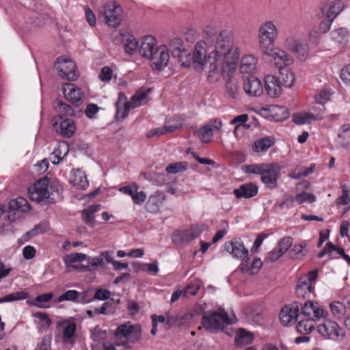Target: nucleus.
Listing matches in <instances>:
<instances>
[{
  "label": "nucleus",
  "mask_w": 350,
  "mask_h": 350,
  "mask_svg": "<svg viewBox=\"0 0 350 350\" xmlns=\"http://www.w3.org/2000/svg\"><path fill=\"white\" fill-rule=\"evenodd\" d=\"M275 143V138L271 136L262 137L256 140L253 148L256 152H266Z\"/></svg>",
  "instance_id": "473e14b6"
},
{
  "label": "nucleus",
  "mask_w": 350,
  "mask_h": 350,
  "mask_svg": "<svg viewBox=\"0 0 350 350\" xmlns=\"http://www.w3.org/2000/svg\"><path fill=\"white\" fill-rule=\"evenodd\" d=\"M70 184L77 189L84 190L89 185L86 174L80 170H72L70 176Z\"/></svg>",
  "instance_id": "5701e85b"
},
{
  "label": "nucleus",
  "mask_w": 350,
  "mask_h": 350,
  "mask_svg": "<svg viewBox=\"0 0 350 350\" xmlns=\"http://www.w3.org/2000/svg\"><path fill=\"white\" fill-rule=\"evenodd\" d=\"M322 119V111L318 113L304 112L295 113L293 116V121L298 125L310 122V120H318Z\"/></svg>",
  "instance_id": "cd10ccee"
},
{
  "label": "nucleus",
  "mask_w": 350,
  "mask_h": 350,
  "mask_svg": "<svg viewBox=\"0 0 350 350\" xmlns=\"http://www.w3.org/2000/svg\"><path fill=\"white\" fill-rule=\"evenodd\" d=\"M200 232L196 228H191L185 230H176L172 237V242L176 244H180L184 242H189L198 238Z\"/></svg>",
  "instance_id": "aec40b11"
},
{
  "label": "nucleus",
  "mask_w": 350,
  "mask_h": 350,
  "mask_svg": "<svg viewBox=\"0 0 350 350\" xmlns=\"http://www.w3.org/2000/svg\"><path fill=\"white\" fill-rule=\"evenodd\" d=\"M294 201H296L297 204H302L304 202L312 203L316 200L314 195L308 192H301L294 197Z\"/></svg>",
  "instance_id": "864d4df0"
},
{
  "label": "nucleus",
  "mask_w": 350,
  "mask_h": 350,
  "mask_svg": "<svg viewBox=\"0 0 350 350\" xmlns=\"http://www.w3.org/2000/svg\"><path fill=\"white\" fill-rule=\"evenodd\" d=\"M29 297V293L24 291L11 293L0 298V304L5 302H13L20 300H24Z\"/></svg>",
  "instance_id": "a19ab883"
},
{
  "label": "nucleus",
  "mask_w": 350,
  "mask_h": 350,
  "mask_svg": "<svg viewBox=\"0 0 350 350\" xmlns=\"http://www.w3.org/2000/svg\"><path fill=\"white\" fill-rule=\"evenodd\" d=\"M85 292L80 293L75 290H68L58 297L56 301L62 302L64 301H71L83 304L90 302L92 299H85Z\"/></svg>",
  "instance_id": "393cba45"
},
{
  "label": "nucleus",
  "mask_w": 350,
  "mask_h": 350,
  "mask_svg": "<svg viewBox=\"0 0 350 350\" xmlns=\"http://www.w3.org/2000/svg\"><path fill=\"white\" fill-rule=\"evenodd\" d=\"M278 36V29L272 21L262 23L258 29V38L262 53H267L273 47Z\"/></svg>",
  "instance_id": "20e7f679"
},
{
  "label": "nucleus",
  "mask_w": 350,
  "mask_h": 350,
  "mask_svg": "<svg viewBox=\"0 0 350 350\" xmlns=\"http://www.w3.org/2000/svg\"><path fill=\"white\" fill-rule=\"evenodd\" d=\"M138 42L136 39H127L124 44V50L126 53L132 55L138 49Z\"/></svg>",
  "instance_id": "e2e57ef3"
},
{
  "label": "nucleus",
  "mask_w": 350,
  "mask_h": 350,
  "mask_svg": "<svg viewBox=\"0 0 350 350\" xmlns=\"http://www.w3.org/2000/svg\"><path fill=\"white\" fill-rule=\"evenodd\" d=\"M151 62V67L157 70H162L167 65L170 55L168 49L165 45L159 46L152 53V57L148 58Z\"/></svg>",
  "instance_id": "4468645a"
},
{
  "label": "nucleus",
  "mask_w": 350,
  "mask_h": 350,
  "mask_svg": "<svg viewBox=\"0 0 350 350\" xmlns=\"http://www.w3.org/2000/svg\"><path fill=\"white\" fill-rule=\"evenodd\" d=\"M254 340L253 334L243 329H240L237 336L235 338V342L237 345H246L251 343Z\"/></svg>",
  "instance_id": "37998d69"
},
{
  "label": "nucleus",
  "mask_w": 350,
  "mask_h": 350,
  "mask_svg": "<svg viewBox=\"0 0 350 350\" xmlns=\"http://www.w3.org/2000/svg\"><path fill=\"white\" fill-rule=\"evenodd\" d=\"M86 259V255L83 253H71L64 258V262L67 268H77L72 264L77 262H83Z\"/></svg>",
  "instance_id": "4c0bfd02"
},
{
  "label": "nucleus",
  "mask_w": 350,
  "mask_h": 350,
  "mask_svg": "<svg viewBox=\"0 0 350 350\" xmlns=\"http://www.w3.org/2000/svg\"><path fill=\"white\" fill-rule=\"evenodd\" d=\"M159 46H157L156 40L152 36H144L140 44L139 53L146 58L152 57Z\"/></svg>",
  "instance_id": "4be33fe9"
},
{
  "label": "nucleus",
  "mask_w": 350,
  "mask_h": 350,
  "mask_svg": "<svg viewBox=\"0 0 350 350\" xmlns=\"http://www.w3.org/2000/svg\"><path fill=\"white\" fill-rule=\"evenodd\" d=\"M333 92L329 89H323L318 92L314 96L315 103L319 105H325L329 100Z\"/></svg>",
  "instance_id": "a18cd8bd"
},
{
  "label": "nucleus",
  "mask_w": 350,
  "mask_h": 350,
  "mask_svg": "<svg viewBox=\"0 0 350 350\" xmlns=\"http://www.w3.org/2000/svg\"><path fill=\"white\" fill-rule=\"evenodd\" d=\"M267 167L268 163H258L245 165L243 167L244 168V171L247 174H259L261 176Z\"/></svg>",
  "instance_id": "49530a36"
},
{
  "label": "nucleus",
  "mask_w": 350,
  "mask_h": 350,
  "mask_svg": "<svg viewBox=\"0 0 350 350\" xmlns=\"http://www.w3.org/2000/svg\"><path fill=\"white\" fill-rule=\"evenodd\" d=\"M243 90L250 96H259L263 92L261 81L254 76H250L244 81Z\"/></svg>",
  "instance_id": "a211bd4d"
},
{
  "label": "nucleus",
  "mask_w": 350,
  "mask_h": 350,
  "mask_svg": "<svg viewBox=\"0 0 350 350\" xmlns=\"http://www.w3.org/2000/svg\"><path fill=\"white\" fill-rule=\"evenodd\" d=\"M234 319L228 317L224 310L219 308L216 311L205 314L202 319L203 327L210 332H215L223 329L228 325L233 324Z\"/></svg>",
  "instance_id": "7ed1b4c3"
},
{
  "label": "nucleus",
  "mask_w": 350,
  "mask_h": 350,
  "mask_svg": "<svg viewBox=\"0 0 350 350\" xmlns=\"http://www.w3.org/2000/svg\"><path fill=\"white\" fill-rule=\"evenodd\" d=\"M258 59L253 55H245L241 60L240 64V71L243 74H252L256 70Z\"/></svg>",
  "instance_id": "bb28decb"
},
{
  "label": "nucleus",
  "mask_w": 350,
  "mask_h": 350,
  "mask_svg": "<svg viewBox=\"0 0 350 350\" xmlns=\"http://www.w3.org/2000/svg\"><path fill=\"white\" fill-rule=\"evenodd\" d=\"M278 79L280 81L282 85L286 88L291 87L295 79V75L288 66L279 69V77Z\"/></svg>",
  "instance_id": "c756f323"
},
{
  "label": "nucleus",
  "mask_w": 350,
  "mask_h": 350,
  "mask_svg": "<svg viewBox=\"0 0 350 350\" xmlns=\"http://www.w3.org/2000/svg\"><path fill=\"white\" fill-rule=\"evenodd\" d=\"M170 49L171 50L172 57L179 55L180 52L185 50L184 44L180 38H174L170 40Z\"/></svg>",
  "instance_id": "8fccbe9b"
},
{
  "label": "nucleus",
  "mask_w": 350,
  "mask_h": 350,
  "mask_svg": "<svg viewBox=\"0 0 350 350\" xmlns=\"http://www.w3.org/2000/svg\"><path fill=\"white\" fill-rule=\"evenodd\" d=\"M68 152V144L64 142H59L51 154L50 160L53 164L57 165L67 155Z\"/></svg>",
  "instance_id": "c85d7f7f"
},
{
  "label": "nucleus",
  "mask_w": 350,
  "mask_h": 350,
  "mask_svg": "<svg viewBox=\"0 0 350 350\" xmlns=\"http://www.w3.org/2000/svg\"><path fill=\"white\" fill-rule=\"evenodd\" d=\"M224 246L225 250L234 258L241 260H249V252L240 239L234 238L229 241H226ZM246 262L248 264L247 261Z\"/></svg>",
  "instance_id": "9b49d317"
},
{
  "label": "nucleus",
  "mask_w": 350,
  "mask_h": 350,
  "mask_svg": "<svg viewBox=\"0 0 350 350\" xmlns=\"http://www.w3.org/2000/svg\"><path fill=\"white\" fill-rule=\"evenodd\" d=\"M187 169V163L185 162H176L167 166L165 171L167 174H177L184 172Z\"/></svg>",
  "instance_id": "603ef678"
},
{
  "label": "nucleus",
  "mask_w": 350,
  "mask_h": 350,
  "mask_svg": "<svg viewBox=\"0 0 350 350\" xmlns=\"http://www.w3.org/2000/svg\"><path fill=\"white\" fill-rule=\"evenodd\" d=\"M60 134L65 137H70L76 131L75 122L71 119H64L59 122V125Z\"/></svg>",
  "instance_id": "7c9ffc66"
},
{
  "label": "nucleus",
  "mask_w": 350,
  "mask_h": 350,
  "mask_svg": "<svg viewBox=\"0 0 350 350\" xmlns=\"http://www.w3.org/2000/svg\"><path fill=\"white\" fill-rule=\"evenodd\" d=\"M115 335L118 340H121L118 345L129 347V343H134L140 339L141 329L130 323L124 324L118 327Z\"/></svg>",
  "instance_id": "423d86ee"
},
{
  "label": "nucleus",
  "mask_w": 350,
  "mask_h": 350,
  "mask_svg": "<svg viewBox=\"0 0 350 350\" xmlns=\"http://www.w3.org/2000/svg\"><path fill=\"white\" fill-rule=\"evenodd\" d=\"M206 48V41H198L195 45L191 62L198 71L207 69L209 82L218 81L221 74L226 77L236 71L239 49L234 44L228 31H221L216 36L214 49L209 52L207 58Z\"/></svg>",
  "instance_id": "f257e3e1"
},
{
  "label": "nucleus",
  "mask_w": 350,
  "mask_h": 350,
  "mask_svg": "<svg viewBox=\"0 0 350 350\" xmlns=\"http://www.w3.org/2000/svg\"><path fill=\"white\" fill-rule=\"evenodd\" d=\"M150 89H142L137 90L131 98V100L127 102V105L134 109L146 104L148 101V94Z\"/></svg>",
  "instance_id": "a878e982"
},
{
  "label": "nucleus",
  "mask_w": 350,
  "mask_h": 350,
  "mask_svg": "<svg viewBox=\"0 0 350 350\" xmlns=\"http://www.w3.org/2000/svg\"><path fill=\"white\" fill-rule=\"evenodd\" d=\"M55 68L63 79L74 81L78 77L77 66L72 59L60 57L55 62Z\"/></svg>",
  "instance_id": "1a4fd4ad"
},
{
  "label": "nucleus",
  "mask_w": 350,
  "mask_h": 350,
  "mask_svg": "<svg viewBox=\"0 0 350 350\" xmlns=\"http://www.w3.org/2000/svg\"><path fill=\"white\" fill-rule=\"evenodd\" d=\"M294 198L293 196H286L284 197V199L282 202L276 203L274 205V210L275 212L278 211V209H282L284 207L286 208H290L293 206Z\"/></svg>",
  "instance_id": "bf43d9fd"
},
{
  "label": "nucleus",
  "mask_w": 350,
  "mask_h": 350,
  "mask_svg": "<svg viewBox=\"0 0 350 350\" xmlns=\"http://www.w3.org/2000/svg\"><path fill=\"white\" fill-rule=\"evenodd\" d=\"M329 306L333 317L336 319H340L345 317L347 308L342 301H332Z\"/></svg>",
  "instance_id": "c9c22d12"
},
{
  "label": "nucleus",
  "mask_w": 350,
  "mask_h": 350,
  "mask_svg": "<svg viewBox=\"0 0 350 350\" xmlns=\"http://www.w3.org/2000/svg\"><path fill=\"white\" fill-rule=\"evenodd\" d=\"M55 109L60 118L74 115V111L71 106L63 103L62 101L57 102Z\"/></svg>",
  "instance_id": "09e8293b"
},
{
  "label": "nucleus",
  "mask_w": 350,
  "mask_h": 350,
  "mask_svg": "<svg viewBox=\"0 0 350 350\" xmlns=\"http://www.w3.org/2000/svg\"><path fill=\"white\" fill-rule=\"evenodd\" d=\"M340 187L342 195L336 199V205H347L350 202V187L345 183H341Z\"/></svg>",
  "instance_id": "79ce46f5"
},
{
  "label": "nucleus",
  "mask_w": 350,
  "mask_h": 350,
  "mask_svg": "<svg viewBox=\"0 0 350 350\" xmlns=\"http://www.w3.org/2000/svg\"><path fill=\"white\" fill-rule=\"evenodd\" d=\"M165 199L166 196L162 191H157L152 193L146 202V209L149 213H158Z\"/></svg>",
  "instance_id": "6ab92c4d"
},
{
  "label": "nucleus",
  "mask_w": 350,
  "mask_h": 350,
  "mask_svg": "<svg viewBox=\"0 0 350 350\" xmlns=\"http://www.w3.org/2000/svg\"><path fill=\"white\" fill-rule=\"evenodd\" d=\"M318 277V271L312 270L310 271L306 277L301 278L297 283L296 293L298 297H305L314 291V282Z\"/></svg>",
  "instance_id": "f8f14e48"
},
{
  "label": "nucleus",
  "mask_w": 350,
  "mask_h": 350,
  "mask_svg": "<svg viewBox=\"0 0 350 350\" xmlns=\"http://www.w3.org/2000/svg\"><path fill=\"white\" fill-rule=\"evenodd\" d=\"M296 36L293 34L286 35L282 42V46L286 49L292 51V50L299 42Z\"/></svg>",
  "instance_id": "6e6d98bb"
},
{
  "label": "nucleus",
  "mask_w": 350,
  "mask_h": 350,
  "mask_svg": "<svg viewBox=\"0 0 350 350\" xmlns=\"http://www.w3.org/2000/svg\"><path fill=\"white\" fill-rule=\"evenodd\" d=\"M122 96H124V94L120 93L119 95V98L116 103V118L117 120H122L126 118L128 116L129 111L132 109L130 107V105H127V102H124L121 100Z\"/></svg>",
  "instance_id": "72a5a7b5"
},
{
  "label": "nucleus",
  "mask_w": 350,
  "mask_h": 350,
  "mask_svg": "<svg viewBox=\"0 0 350 350\" xmlns=\"http://www.w3.org/2000/svg\"><path fill=\"white\" fill-rule=\"evenodd\" d=\"M138 189L139 185L135 183H132L130 185L120 187L119 191L132 198Z\"/></svg>",
  "instance_id": "680f3d73"
},
{
  "label": "nucleus",
  "mask_w": 350,
  "mask_h": 350,
  "mask_svg": "<svg viewBox=\"0 0 350 350\" xmlns=\"http://www.w3.org/2000/svg\"><path fill=\"white\" fill-rule=\"evenodd\" d=\"M344 5L340 0H336L331 3L327 12L328 18L334 19L343 10Z\"/></svg>",
  "instance_id": "c03bdc74"
},
{
  "label": "nucleus",
  "mask_w": 350,
  "mask_h": 350,
  "mask_svg": "<svg viewBox=\"0 0 350 350\" xmlns=\"http://www.w3.org/2000/svg\"><path fill=\"white\" fill-rule=\"evenodd\" d=\"M267 53H262L271 57L278 69L287 67L293 64V58L284 50L279 48L275 49L273 46L270 47Z\"/></svg>",
  "instance_id": "dca6fc26"
},
{
  "label": "nucleus",
  "mask_w": 350,
  "mask_h": 350,
  "mask_svg": "<svg viewBox=\"0 0 350 350\" xmlns=\"http://www.w3.org/2000/svg\"><path fill=\"white\" fill-rule=\"evenodd\" d=\"M331 35L332 40L338 44H345L348 42L349 31L345 27H340L333 31Z\"/></svg>",
  "instance_id": "58836bf2"
},
{
  "label": "nucleus",
  "mask_w": 350,
  "mask_h": 350,
  "mask_svg": "<svg viewBox=\"0 0 350 350\" xmlns=\"http://www.w3.org/2000/svg\"><path fill=\"white\" fill-rule=\"evenodd\" d=\"M77 325L74 322H66L64 324L63 333H62V341L65 343H68L72 341L75 332Z\"/></svg>",
  "instance_id": "e433bc0d"
},
{
  "label": "nucleus",
  "mask_w": 350,
  "mask_h": 350,
  "mask_svg": "<svg viewBox=\"0 0 350 350\" xmlns=\"http://www.w3.org/2000/svg\"><path fill=\"white\" fill-rule=\"evenodd\" d=\"M100 15L105 17L106 23L111 27L118 26L122 20V10L116 3H109L99 10Z\"/></svg>",
  "instance_id": "0eeeda50"
},
{
  "label": "nucleus",
  "mask_w": 350,
  "mask_h": 350,
  "mask_svg": "<svg viewBox=\"0 0 350 350\" xmlns=\"http://www.w3.org/2000/svg\"><path fill=\"white\" fill-rule=\"evenodd\" d=\"M200 140L204 143L211 141L213 135V128L210 125H205L198 131Z\"/></svg>",
  "instance_id": "3c124183"
},
{
  "label": "nucleus",
  "mask_w": 350,
  "mask_h": 350,
  "mask_svg": "<svg viewBox=\"0 0 350 350\" xmlns=\"http://www.w3.org/2000/svg\"><path fill=\"white\" fill-rule=\"evenodd\" d=\"M52 298H53L52 293H48L40 295L37 296L36 298L35 305L38 308H48V306H46L45 305H44V303L50 301Z\"/></svg>",
  "instance_id": "052dcab7"
},
{
  "label": "nucleus",
  "mask_w": 350,
  "mask_h": 350,
  "mask_svg": "<svg viewBox=\"0 0 350 350\" xmlns=\"http://www.w3.org/2000/svg\"><path fill=\"white\" fill-rule=\"evenodd\" d=\"M314 322L312 320L306 319L300 320L296 325L297 332L307 335L314 329Z\"/></svg>",
  "instance_id": "ea45409f"
},
{
  "label": "nucleus",
  "mask_w": 350,
  "mask_h": 350,
  "mask_svg": "<svg viewBox=\"0 0 350 350\" xmlns=\"http://www.w3.org/2000/svg\"><path fill=\"white\" fill-rule=\"evenodd\" d=\"M147 198L146 193L143 191H137L135 192L132 197V200L134 204L137 205H142L146 201Z\"/></svg>",
  "instance_id": "338daca9"
},
{
  "label": "nucleus",
  "mask_w": 350,
  "mask_h": 350,
  "mask_svg": "<svg viewBox=\"0 0 350 350\" xmlns=\"http://www.w3.org/2000/svg\"><path fill=\"white\" fill-rule=\"evenodd\" d=\"M318 333L324 338L336 342L343 340L345 337V329L335 321L325 319L317 326Z\"/></svg>",
  "instance_id": "39448f33"
},
{
  "label": "nucleus",
  "mask_w": 350,
  "mask_h": 350,
  "mask_svg": "<svg viewBox=\"0 0 350 350\" xmlns=\"http://www.w3.org/2000/svg\"><path fill=\"white\" fill-rule=\"evenodd\" d=\"M107 336V332L101 330L100 328L96 327L92 331V338L93 344L92 345V350H100L102 342H105Z\"/></svg>",
  "instance_id": "f704fd0d"
},
{
  "label": "nucleus",
  "mask_w": 350,
  "mask_h": 350,
  "mask_svg": "<svg viewBox=\"0 0 350 350\" xmlns=\"http://www.w3.org/2000/svg\"><path fill=\"white\" fill-rule=\"evenodd\" d=\"M30 210L27 200L23 198H17L10 200L8 206V219L15 221L21 217V214Z\"/></svg>",
  "instance_id": "9d476101"
},
{
  "label": "nucleus",
  "mask_w": 350,
  "mask_h": 350,
  "mask_svg": "<svg viewBox=\"0 0 350 350\" xmlns=\"http://www.w3.org/2000/svg\"><path fill=\"white\" fill-rule=\"evenodd\" d=\"M52 336L46 335L43 336L40 342L37 345L36 350H51V345Z\"/></svg>",
  "instance_id": "0e129e2a"
},
{
  "label": "nucleus",
  "mask_w": 350,
  "mask_h": 350,
  "mask_svg": "<svg viewBox=\"0 0 350 350\" xmlns=\"http://www.w3.org/2000/svg\"><path fill=\"white\" fill-rule=\"evenodd\" d=\"M265 88L267 94L271 98L278 97L282 91V84L280 81L273 75L265 77Z\"/></svg>",
  "instance_id": "f3484780"
},
{
  "label": "nucleus",
  "mask_w": 350,
  "mask_h": 350,
  "mask_svg": "<svg viewBox=\"0 0 350 350\" xmlns=\"http://www.w3.org/2000/svg\"><path fill=\"white\" fill-rule=\"evenodd\" d=\"M29 196L37 202L53 203L59 198V186L48 178L38 180L29 188Z\"/></svg>",
  "instance_id": "f03ea898"
},
{
  "label": "nucleus",
  "mask_w": 350,
  "mask_h": 350,
  "mask_svg": "<svg viewBox=\"0 0 350 350\" xmlns=\"http://www.w3.org/2000/svg\"><path fill=\"white\" fill-rule=\"evenodd\" d=\"M235 71L234 72V73ZM233 72L230 73L228 76L224 77L223 74L221 76L224 78H228L226 83V93L227 95L232 98H235L239 92V84L235 78L231 77Z\"/></svg>",
  "instance_id": "2f4dec72"
},
{
  "label": "nucleus",
  "mask_w": 350,
  "mask_h": 350,
  "mask_svg": "<svg viewBox=\"0 0 350 350\" xmlns=\"http://www.w3.org/2000/svg\"><path fill=\"white\" fill-rule=\"evenodd\" d=\"M300 307V314L314 321L325 319L329 314L328 312L316 301H306L303 305L301 304Z\"/></svg>",
  "instance_id": "6e6552de"
},
{
  "label": "nucleus",
  "mask_w": 350,
  "mask_h": 350,
  "mask_svg": "<svg viewBox=\"0 0 350 350\" xmlns=\"http://www.w3.org/2000/svg\"><path fill=\"white\" fill-rule=\"evenodd\" d=\"M293 240L290 237H286L280 239L275 247L282 254H284L292 245Z\"/></svg>",
  "instance_id": "13d9d810"
},
{
  "label": "nucleus",
  "mask_w": 350,
  "mask_h": 350,
  "mask_svg": "<svg viewBox=\"0 0 350 350\" xmlns=\"http://www.w3.org/2000/svg\"><path fill=\"white\" fill-rule=\"evenodd\" d=\"M258 187L252 183H245L233 191L237 198H250L258 193Z\"/></svg>",
  "instance_id": "b1692460"
},
{
  "label": "nucleus",
  "mask_w": 350,
  "mask_h": 350,
  "mask_svg": "<svg viewBox=\"0 0 350 350\" xmlns=\"http://www.w3.org/2000/svg\"><path fill=\"white\" fill-rule=\"evenodd\" d=\"M62 92L66 100L73 104L79 105L82 99V93L78 88L72 83H65L62 86Z\"/></svg>",
  "instance_id": "412c9836"
},
{
  "label": "nucleus",
  "mask_w": 350,
  "mask_h": 350,
  "mask_svg": "<svg viewBox=\"0 0 350 350\" xmlns=\"http://www.w3.org/2000/svg\"><path fill=\"white\" fill-rule=\"evenodd\" d=\"M113 70L108 66L103 67L99 75V78L102 81L108 82L112 77Z\"/></svg>",
  "instance_id": "774afa93"
},
{
  "label": "nucleus",
  "mask_w": 350,
  "mask_h": 350,
  "mask_svg": "<svg viewBox=\"0 0 350 350\" xmlns=\"http://www.w3.org/2000/svg\"><path fill=\"white\" fill-rule=\"evenodd\" d=\"M306 244L295 245L289 252V256L293 259H301L306 255Z\"/></svg>",
  "instance_id": "5fc2aeb1"
},
{
  "label": "nucleus",
  "mask_w": 350,
  "mask_h": 350,
  "mask_svg": "<svg viewBox=\"0 0 350 350\" xmlns=\"http://www.w3.org/2000/svg\"><path fill=\"white\" fill-rule=\"evenodd\" d=\"M301 304L293 302L282 308L280 312V319L281 323L288 326L294 323L299 317Z\"/></svg>",
  "instance_id": "ddd939ff"
},
{
  "label": "nucleus",
  "mask_w": 350,
  "mask_h": 350,
  "mask_svg": "<svg viewBox=\"0 0 350 350\" xmlns=\"http://www.w3.org/2000/svg\"><path fill=\"white\" fill-rule=\"evenodd\" d=\"M291 52L297 54L300 59L305 60L308 56L309 47L306 42H299Z\"/></svg>",
  "instance_id": "de8ad7c7"
},
{
  "label": "nucleus",
  "mask_w": 350,
  "mask_h": 350,
  "mask_svg": "<svg viewBox=\"0 0 350 350\" xmlns=\"http://www.w3.org/2000/svg\"><path fill=\"white\" fill-rule=\"evenodd\" d=\"M280 166L275 163H268L266 170L261 174L260 179L265 187L273 189L277 187Z\"/></svg>",
  "instance_id": "2eb2a0df"
},
{
  "label": "nucleus",
  "mask_w": 350,
  "mask_h": 350,
  "mask_svg": "<svg viewBox=\"0 0 350 350\" xmlns=\"http://www.w3.org/2000/svg\"><path fill=\"white\" fill-rule=\"evenodd\" d=\"M283 254L276 248H273L271 251L267 254L265 261L267 262H273L278 260Z\"/></svg>",
  "instance_id": "69168bd1"
},
{
  "label": "nucleus",
  "mask_w": 350,
  "mask_h": 350,
  "mask_svg": "<svg viewBox=\"0 0 350 350\" xmlns=\"http://www.w3.org/2000/svg\"><path fill=\"white\" fill-rule=\"evenodd\" d=\"M173 57L177 58L182 66L188 67L192 64L191 55L187 50L180 51L179 55H176Z\"/></svg>",
  "instance_id": "4d7b16f0"
}]
</instances>
